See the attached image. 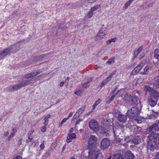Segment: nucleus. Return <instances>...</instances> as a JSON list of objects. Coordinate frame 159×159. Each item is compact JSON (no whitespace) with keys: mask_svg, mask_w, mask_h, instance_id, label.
I'll use <instances>...</instances> for the list:
<instances>
[{"mask_svg":"<svg viewBox=\"0 0 159 159\" xmlns=\"http://www.w3.org/2000/svg\"><path fill=\"white\" fill-rule=\"evenodd\" d=\"M115 57H113L109 60L107 63L109 64L114 63V62Z\"/></svg>","mask_w":159,"mask_h":159,"instance_id":"nucleus-39","label":"nucleus"},{"mask_svg":"<svg viewBox=\"0 0 159 159\" xmlns=\"http://www.w3.org/2000/svg\"><path fill=\"white\" fill-rule=\"evenodd\" d=\"M9 134V131H7L4 134V136H7Z\"/></svg>","mask_w":159,"mask_h":159,"instance_id":"nucleus-62","label":"nucleus"},{"mask_svg":"<svg viewBox=\"0 0 159 159\" xmlns=\"http://www.w3.org/2000/svg\"><path fill=\"white\" fill-rule=\"evenodd\" d=\"M73 115V113L72 112H71L70 113L69 115V116H68V117H67V118H68V119H69V118L71 117V116H72Z\"/></svg>","mask_w":159,"mask_h":159,"instance_id":"nucleus-63","label":"nucleus"},{"mask_svg":"<svg viewBox=\"0 0 159 159\" xmlns=\"http://www.w3.org/2000/svg\"><path fill=\"white\" fill-rule=\"evenodd\" d=\"M141 108V104H139L137 106L132 107L128 110L127 112V116L131 119L135 118L137 116H139L140 114Z\"/></svg>","mask_w":159,"mask_h":159,"instance_id":"nucleus-1","label":"nucleus"},{"mask_svg":"<svg viewBox=\"0 0 159 159\" xmlns=\"http://www.w3.org/2000/svg\"><path fill=\"white\" fill-rule=\"evenodd\" d=\"M113 74L112 73L110 74V75L105 80L107 82H108L111 80L113 76Z\"/></svg>","mask_w":159,"mask_h":159,"instance_id":"nucleus-41","label":"nucleus"},{"mask_svg":"<svg viewBox=\"0 0 159 159\" xmlns=\"http://www.w3.org/2000/svg\"><path fill=\"white\" fill-rule=\"evenodd\" d=\"M10 54V51L8 48L0 52V60L3 59L7 56H9Z\"/></svg>","mask_w":159,"mask_h":159,"instance_id":"nucleus-10","label":"nucleus"},{"mask_svg":"<svg viewBox=\"0 0 159 159\" xmlns=\"http://www.w3.org/2000/svg\"><path fill=\"white\" fill-rule=\"evenodd\" d=\"M159 94L155 95H151L148 96V104L152 107H153L155 106L157 102Z\"/></svg>","mask_w":159,"mask_h":159,"instance_id":"nucleus-4","label":"nucleus"},{"mask_svg":"<svg viewBox=\"0 0 159 159\" xmlns=\"http://www.w3.org/2000/svg\"><path fill=\"white\" fill-rule=\"evenodd\" d=\"M98 104H96V103H95L93 105L92 108L93 110H94V109L98 105Z\"/></svg>","mask_w":159,"mask_h":159,"instance_id":"nucleus-58","label":"nucleus"},{"mask_svg":"<svg viewBox=\"0 0 159 159\" xmlns=\"http://www.w3.org/2000/svg\"><path fill=\"white\" fill-rule=\"evenodd\" d=\"M20 45L19 43H17L16 45L11 46L8 48L10 51V53H14L17 51L19 49Z\"/></svg>","mask_w":159,"mask_h":159,"instance_id":"nucleus-15","label":"nucleus"},{"mask_svg":"<svg viewBox=\"0 0 159 159\" xmlns=\"http://www.w3.org/2000/svg\"><path fill=\"white\" fill-rule=\"evenodd\" d=\"M55 146H56L55 144L52 143L51 145L50 148L48 150V152H52L55 148Z\"/></svg>","mask_w":159,"mask_h":159,"instance_id":"nucleus-36","label":"nucleus"},{"mask_svg":"<svg viewBox=\"0 0 159 159\" xmlns=\"http://www.w3.org/2000/svg\"><path fill=\"white\" fill-rule=\"evenodd\" d=\"M110 120L108 118L107 115H105L103 116L101 121V123L106 126H108L109 125Z\"/></svg>","mask_w":159,"mask_h":159,"instance_id":"nucleus-14","label":"nucleus"},{"mask_svg":"<svg viewBox=\"0 0 159 159\" xmlns=\"http://www.w3.org/2000/svg\"><path fill=\"white\" fill-rule=\"evenodd\" d=\"M22 157L20 156H18L13 159H22Z\"/></svg>","mask_w":159,"mask_h":159,"instance_id":"nucleus-59","label":"nucleus"},{"mask_svg":"<svg viewBox=\"0 0 159 159\" xmlns=\"http://www.w3.org/2000/svg\"><path fill=\"white\" fill-rule=\"evenodd\" d=\"M93 14V11L90 9V11L88 12V16L89 18H90L92 16Z\"/></svg>","mask_w":159,"mask_h":159,"instance_id":"nucleus-40","label":"nucleus"},{"mask_svg":"<svg viewBox=\"0 0 159 159\" xmlns=\"http://www.w3.org/2000/svg\"><path fill=\"white\" fill-rule=\"evenodd\" d=\"M15 133H11V134L9 135V136L8 137V141H9L10 140V139L13 137L15 135Z\"/></svg>","mask_w":159,"mask_h":159,"instance_id":"nucleus-43","label":"nucleus"},{"mask_svg":"<svg viewBox=\"0 0 159 159\" xmlns=\"http://www.w3.org/2000/svg\"><path fill=\"white\" fill-rule=\"evenodd\" d=\"M154 87L159 88V76L156 79L155 82L153 84Z\"/></svg>","mask_w":159,"mask_h":159,"instance_id":"nucleus-32","label":"nucleus"},{"mask_svg":"<svg viewBox=\"0 0 159 159\" xmlns=\"http://www.w3.org/2000/svg\"><path fill=\"white\" fill-rule=\"evenodd\" d=\"M98 104H96V103H95L93 105L92 108L93 110H94V109L98 105Z\"/></svg>","mask_w":159,"mask_h":159,"instance_id":"nucleus-57","label":"nucleus"},{"mask_svg":"<svg viewBox=\"0 0 159 159\" xmlns=\"http://www.w3.org/2000/svg\"><path fill=\"white\" fill-rule=\"evenodd\" d=\"M117 39V38L116 37L109 39L106 41V44L108 45L109 44L111 43L115 42L116 41Z\"/></svg>","mask_w":159,"mask_h":159,"instance_id":"nucleus-27","label":"nucleus"},{"mask_svg":"<svg viewBox=\"0 0 159 159\" xmlns=\"http://www.w3.org/2000/svg\"><path fill=\"white\" fill-rule=\"evenodd\" d=\"M107 82H108L105 80L101 84V87H103V86L106 85Z\"/></svg>","mask_w":159,"mask_h":159,"instance_id":"nucleus-48","label":"nucleus"},{"mask_svg":"<svg viewBox=\"0 0 159 159\" xmlns=\"http://www.w3.org/2000/svg\"><path fill=\"white\" fill-rule=\"evenodd\" d=\"M110 145V141L107 138L103 139L101 143V148L103 149L107 148Z\"/></svg>","mask_w":159,"mask_h":159,"instance_id":"nucleus-11","label":"nucleus"},{"mask_svg":"<svg viewBox=\"0 0 159 159\" xmlns=\"http://www.w3.org/2000/svg\"><path fill=\"white\" fill-rule=\"evenodd\" d=\"M107 82H108L105 80L101 84V87H103V86L106 85Z\"/></svg>","mask_w":159,"mask_h":159,"instance_id":"nucleus-49","label":"nucleus"},{"mask_svg":"<svg viewBox=\"0 0 159 159\" xmlns=\"http://www.w3.org/2000/svg\"><path fill=\"white\" fill-rule=\"evenodd\" d=\"M150 68V67L148 66H146L145 67L143 70V71H142L141 72L142 75H146L148 74V70Z\"/></svg>","mask_w":159,"mask_h":159,"instance_id":"nucleus-28","label":"nucleus"},{"mask_svg":"<svg viewBox=\"0 0 159 159\" xmlns=\"http://www.w3.org/2000/svg\"><path fill=\"white\" fill-rule=\"evenodd\" d=\"M155 159H159V154L158 152L155 157Z\"/></svg>","mask_w":159,"mask_h":159,"instance_id":"nucleus-61","label":"nucleus"},{"mask_svg":"<svg viewBox=\"0 0 159 159\" xmlns=\"http://www.w3.org/2000/svg\"><path fill=\"white\" fill-rule=\"evenodd\" d=\"M89 86V85H88V84L87 83L84 84L82 85L83 87V88H87Z\"/></svg>","mask_w":159,"mask_h":159,"instance_id":"nucleus-52","label":"nucleus"},{"mask_svg":"<svg viewBox=\"0 0 159 159\" xmlns=\"http://www.w3.org/2000/svg\"><path fill=\"white\" fill-rule=\"evenodd\" d=\"M107 82H108L105 80L101 84V87H103V86L106 85Z\"/></svg>","mask_w":159,"mask_h":159,"instance_id":"nucleus-50","label":"nucleus"},{"mask_svg":"<svg viewBox=\"0 0 159 159\" xmlns=\"http://www.w3.org/2000/svg\"><path fill=\"white\" fill-rule=\"evenodd\" d=\"M157 142H151L148 141V148L151 150H154L157 147Z\"/></svg>","mask_w":159,"mask_h":159,"instance_id":"nucleus-16","label":"nucleus"},{"mask_svg":"<svg viewBox=\"0 0 159 159\" xmlns=\"http://www.w3.org/2000/svg\"><path fill=\"white\" fill-rule=\"evenodd\" d=\"M29 82L28 80H24L19 82L18 84L9 86L8 88V89L11 92L17 91L22 87L26 86Z\"/></svg>","mask_w":159,"mask_h":159,"instance_id":"nucleus-3","label":"nucleus"},{"mask_svg":"<svg viewBox=\"0 0 159 159\" xmlns=\"http://www.w3.org/2000/svg\"><path fill=\"white\" fill-rule=\"evenodd\" d=\"M90 128L94 132H96L99 129L97 121L94 120H91L89 123Z\"/></svg>","mask_w":159,"mask_h":159,"instance_id":"nucleus-7","label":"nucleus"},{"mask_svg":"<svg viewBox=\"0 0 159 159\" xmlns=\"http://www.w3.org/2000/svg\"><path fill=\"white\" fill-rule=\"evenodd\" d=\"M44 141H43L42 142L41 144H40V147L41 149H44Z\"/></svg>","mask_w":159,"mask_h":159,"instance_id":"nucleus-44","label":"nucleus"},{"mask_svg":"<svg viewBox=\"0 0 159 159\" xmlns=\"http://www.w3.org/2000/svg\"><path fill=\"white\" fill-rule=\"evenodd\" d=\"M102 29L103 28H101L100 30L96 34L95 37V40L97 41L102 39L103 37L105 36L106 34L105 33L103 32V31L102 30Z\"/></svg>","mask_w":159,"mask_h":159,"instance_id":"nucleus-12","label":"nucleus"},{"mask_svg":"<svg viewBox=\"0 0 159 159\" xmlns=\"http://www.w3.org/2000/svg\"><path fill=\"white\" fill-rule=\"evenodd\" d=\"M138 139V137H134L132 140H131V143H133L135 144H138L139 143Z\"/></svg>","mask_w":159,"mask_h":159,"instance_id":"nucleus-33","label":"nucleus"},{"mask_svg":"<svg viewBox=\"0 0 159 159\" xmlns=\"http://www.w3.org/2000/svg\"><path fill=\"white\" fill-rule=\"evenodd\" d=\"M45 126L46 125H45L44 126L42 127L41 128V130L43 132H45L47 129L46 127Z\"/></svg>","mask_w":159,"mask_h":159,"instance_id":"nucleus-46","label":"nucleus"},{"mask_svg":"<svg viewBox=\"0 0 159 159\" xmlns=\"http://www.w3.org/2000/svg\"><path fill=\"white\" fill-rule=\"evenodd\" d=\"M22 140L21 139H19L18 142V145H20L22 144Z\"/></svg>","mask_w":159,"mask_h":159,"instance_id":"nucleus-56","label":"nucleus"},{"mask_svg":"<svg viewBox=\"0 0 159 159\" xmlns=\"http://www.w3.org/2000/svg\"><path fill=\"white\" fill-rule=\"evenodd\" d=\"M134 128L133 129V132L134 134H138L139 132L141 129V128L138 126H135L134 127Z\"/></svg>","mask_w":159,"mask_h":159,"instance_id":"nucleus-26","label":"nucleus"},{"mask_svg":"<svg viewBox=\"0 0 159 159\" xmlns=\"http://www.w3.org/2000/svg\"><path fill=\"white\" fill-rule=\"evenodd\" d=\"M40 73V72L39 71H38L36 72H32L30 73L26 74L24 76V78L25 79H28L34 76H36L39 74Z\"/></svg>","mask_w":159,"mask_h":159,"instance_id":"nucleus-17","label":"nucleus"},{"mask_svg":"<svg viewBox=\"0 0 159 159\" xmlns=\"http://www.w3.org/2000/svg\"><path fill=\"white\" fill-rule=\"evenodd\" d=\"M158 136V134L152 132L148 136V141H151V142H157V139Z\"/></svg>","mask_w":159,"mask_h":159,"instance_id":"nucleus-8","label":"nucleus"},{"mask_svg":"<svg viewBox=\"0 0 159 159\" xmlns=\"http://www.w3.org/2000/svg\"><path fill=\"white\" fill-rule=\"evenodd\" d=\"M84 107H82L78 110L75 115L74 116L73 119H75L78 117L84 111Z\"/></svg>","mask_w":159,"mask_h":159,"instance_id":"nucleus-18","label":"nucleus"},{"mask_svg":"<svg viewBox=\"0 0 159 159\" xmlns=\"http://www.w3.org/2000/svg\"><path fill=\"white\" fill-rule=\"evenodd\" d=\"M101 102V99H98L97 101H96L95 103H96V104H98Z\"/></svg>","mask_w":159,"mask_h":159,"instance_id":"nucleus-60","label":"nucleus"},{"mask_svg":"<svg viewBox=\"0 0 159 159\" xmlns=\"http://www.w3.org/2000/svg\"><path fill=\"white\" fill-rule=\"evenodd\" d=\"M144 89L146 93L149 94L150 95H155V94H158L157 92L154 90L152 88L148 86H145Z\"/></svg>","mask_w":159,"mask_h":159,"instance_id":"nucleus-9","label":"nucleus"},{"mask_svg":"<svg viewBox=\"0 0 159 159\" xmlns=\"http://www.w3.org/2000/svg\"><path fill=\"white\" fill-rule=\"evenodd\" d=\"M91 150L89 152V159H97L100 154V151L97 148L90 149Z\"/></svg>","mask_w":159,"mask_h":159,"instance_id":"nucleus-5","label":"nucleus"},{"mask_svg":"<svg viewBox=\"0 0 159 159\" xmlns=\"http://www.w3.org/2000/svg\"><path fill=\"white\" fill-rule=\"evenodd\" d=\"M154 57L157 59L159 58V48L156 49L155 50Z\"/></svg>","mask_w":159,"mask_h":159,"instance_id":"nucleus-30","label":"nucleus"},{"mask_svg":"<svg viewBox=\"0 0 159 159\" xmlns=\"http://www.w3.org/2000/svg\"><path fill=\"white\" fill-rule=\"evenodd\" d=\"M143 49L142 46H140L139 48L136 50H135L134 53V57L135 58L137 57L139 52H141Z\"/></svg>","mask_w":159,"mask_h":159,"instance_id":"nucleus-25","label":"nucleus"},{"mask_svg":"<svg viewBox=\"0 0 159 159\" xmlns=\"http://www.w3.org/2000/svg\"><path fill=\"white\" fill-rule=\"evenodd\" d=\"M131 4V3L129 1L126 2L123 7L124 9H126Z\"/></svg>","mask_w":159,"mask_h":159,"instance_id":"nucleus-38","label":"nucleus"},{"mask_svg":"<svg viewBox=\"0 0 159 159\" xmlns=\"http://www.w3.org/2000/svg\"><path fill=\"white\" fill-rule=\"evenodd\" d=\"M129 142H131V140L129 137H126L125 139H121L119 140V143H120L121 144H124L126 143H128Z\"/></svg>","mask_w":159,"mask_h":159,"instance_id":"nucleus-23","label":"nucleus"},{"mask_svg":"<svg viewBox=\"0 0 159 159\" xmlns=\"http://www.w3.org/2000/svg\"><path fill=\"white\" fill-rule=\"evenodd\" d=\"M68 119L67 118H64L63 119L61 123L60 124V126H62L63 124L66 122Z\"/></svg>","mask_w":159,"mask_h":159,"instance_id":"nucleus-42","label":"nucleus"},{"mask_svg":"<svg viewBox=\"0 0 159 159\" xmlns=\"http://www.w3.org/2000/svg\"><path fill=\"white\" fill-rule=\"evenodd\" d=\"M81 92V91L80 90H79L75 92V93L77 95L79 96L80 95Z\"/></svg>","mask_w":159,"mask_h":159,"instance_id":"nucleus-45","label":"nucleus"},{"mask_svg":"<svg viewBox=\"0 0 159 159\" xmlns=\"http://www.w3.org/2000/svg\"><path fill=\"white\" fill-rule=\"evenodd\" d=\"M68 136H69V138H70V139H74L76 138V135L75 133H68Z\"/></svg>","mask_w":159,"mask_h":159,"instance_id":"nucleus-34","label":"nucleus"},{"mask_svg":"<svg viewBox=\"0 0 159 159\" xmlns=\"http://www.w3.org/2000/svg\"><path fill=\"white\" fill-rule=\"evenodd\" d=\"M100 7V6L99 4H97L95 5L94 7L91 8L90 10L93 11H95L98 9Z\"/></svg>","mask_w":159,"mask_h":159,"instance_id":"nucleus-35","label":"nucleus"},{"mask_svg":"<svg viewBox=\"0 0 159 159\" xmlns=\"http://www.w3.org/2000/svg\"><path fill=\"white\" fill-rule=\"evenodd\" d=\"M100 132L102 134L106 133L107 130L103 127H102L101 128Z\"/></svg>","mask_w":159,"mask_h":159,"instance_id":"nucleus-37","label":"nucleus"},{"mask_svg":"<svg viewBox=\"0 0 159 159\" xmlns=\"http://www.w3.org/2000/svg\"><path fill=\"white\" fill-rule=\"evenodd\" d=\"M158 115V112H154L153 113L149 116V118L150 119H151L155 120L157 118Z\"/></svg>","mask_w":159,"mask_h":159,"instance_id":"nucleus-24","label":"nucleus"},{"mask_svg":"<svg viewBox=\"0 0 159 159\" xmlns=\"http://www.w3.org/2000/svg\"><path fill=\"white\" fill-rule=\"evenodd\" d=\"M72 139H70V138H69V136H67V137L66 139V142L67 143H70Z\"/></svg>","mask_w":159,"mask_h":159,"instance_id":"nucleus-51","label":"nucleus"},{"mask_svg":"<svg viewBox=\"0 0 159 159\" xmlns=\"http://www.w3.org/2000/svg\"><path fill=\"white\" fill-rule=\"evenodd\" d=\"M96 0H88V2L89 3H93L95 2Z\"/></svg>","mask_w":159,"mask_h":159,"instance_id":"nucleus-55","label":"nucleus"},{"mask_svg":"<svg viewBox=\"0 0 159 159\" xmlns=\"http://www.w3.org/2000/svg\"><path fill=\"white\" fill-rule=\"evenodd\" d=\"M28 138L31 141L32 139V137L31 135H30L28 136Z\"/></svg>","mask_w":159,"mask_h":159,"instance_id":"nucleus-64","label":"nucleus"},{"mask_svg":"<svg viewBox=\"0 0 159 159\" xmlns=\"http://www.w3.org/2000/svg\"><path fill=\"white\" fill-rule=\"evenodd\" d=\"M82 121V120H81V119H79L78 120H77V121L76 122V125H77L79 124V123Z\"/></svg>","mask_w":159,"mask_h":159,"instance_id":"nucleus-53","label":"nucleus"},{"mask_svg":"<svg viewBox=\"0 0 159 159\" xmlns=\"http://www.w3.org/2000/svg\"><path fill=\"white\" fill-rule=\"evenodd\" d=\"M113 159H124L122 156L119 153L115 154L113 157Z\"/></svg>","mask_w":159,"mask_h":159,"instance_id":"nucleus-29","label":"nucleus"},{"mask_svg":"<svg viewBox=\"0 0 159 159\" xmlns=\"http://www.w3.org/2000/svg\"><path fill=\"white\" fill-rule=\"evenodd\" d=\"M97 138L94 135H91L88 141L89 147V149L95 148L97 142Z\"/></svg>","mask_w":159,"mask_h":159,"instance_id":"nucleus-6","label":"nucleus"},{"mask_svg":"<svg viewBox=\"0 0 159 159\" xmlns=\"http://www.w3.org/2000/svg\"><path fill=\"white\" fill-rule=\"evenodd\" d=\"M125 157L127 159H134V155L131 152L127 151L125 153Z\"/></svg>","mask_w":159,"mask_h":159,"instance_id":"nucleus-19","label":"nucleus"},{"mask_svg":"<svg viewBox=\"0 0 159 159\" xmlns=\"http://www.w3.org/2000/svg\"><path fill=\"white\" fill-rule=\"evenodd\" d=\"M144 65V64L143 62L140 63L132 71L131 74L135 75L139 72Z\"/></svg>","mask_w":159,"mask_h":159,"instance_id":"nucleus-13","label":"nucleus"},{"mask_svg":"<svg viewBox=\"0 0 159 159\" xmlns=\"http://www.w3.org/2000/svg\"><path fill=\"white\" fill-rule=\"evenodd\" d=\"M51 116L50 115H47L44 119V120L45 121V122L43 123V124H44L45 125H47L48 123L47 122L48 121V119L50 118L51 117Z\"/></svg>","mask_w":159,"mask_h":159,"instance_id":"nucleus-31","label":"nucleus"},{"mask_svg":"<svg viewBox=\"0 0 159 159\" xmlns=\"http://www.w3.org/2000/svg\"><path fill=\"white\" fill-rule=\"evenodd\" d=\"M107 82H108L105 80L101 84V87H103V86L106 85Z\"/></svg>","mask_w":159,"mask_h":159,"instance_id":"nucleus-47","label":"nucleus"},{"mask_svg":"<svg viewBox=\"0 0 159 159\" xmlns=\"http://www.w3.org/2000/svg\"><path fill=\"white\" fill-rule=\"evenodd\" d=\"M116 97V95L114 94L110 98V102H111L114 99V98Z\"/></svg>","mask_w":159,"mask_h":159,"instance_id":"nucleus-54","label":"nucleus"},{"mask_svg":"<svg viewBox=\"0 0 159 159\" xmlns=\"http://www.w3.org/2000/svg\"><path fill=\"white\" fill-rule=\"evenodd\" d=\"M124 99L131 105L136 104V106H137L139 104H141L139 98L136 96H131L128 94H126Z\"/></svg>","mask_w":159,"mask_h":159,"instance_id":"nucleus-2","label":"nucleus"},{"mask_svg":"<svg viewBox=\"0 0 159 159\" xmlns=\"http://www.w3.org/2000/svg\"><path fill=\"white\" fill-rule=\"evenodd\" d=\"M127 117L124 115L119 114L118 117V120L120 122L125 123L126 121Z\"/></svg>","mask_w":159,"mask_h":159,"instance_id":"nucleus-20","label":"nucleus"},{"mask_svg":"<svg viewBox=\"0 0 159 159\" xmlns=\"http://www.w3.org/2000/svg\"><path fill=\"white\" fill-rule=\"evenodd\" d=\"M149 129L151 130L153 129L155 131L159 130V121L157 123L150 127Z\"/></svg>","mask_w":159,"mask_h":159,"instance_id":"nucleus-21","label":"nucleus"},{"mask_svg":"<svg viewBox=\"0 0 159 159\" xmlns=\"http://www.w3.org/2000/svg\"><path fill=\"white\" fill-rule=\"evenodd\" d=\"M132 119L135 120L138 124L141 123L145 120L143 117L141 116L139 117L138 116H137L135 118H133Z\"/></svg>","mask_w":159,"mask_h":159,"instance_id":"nucleus-22","label":"nucleus"}]
</instances>
